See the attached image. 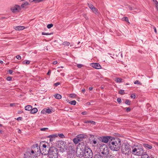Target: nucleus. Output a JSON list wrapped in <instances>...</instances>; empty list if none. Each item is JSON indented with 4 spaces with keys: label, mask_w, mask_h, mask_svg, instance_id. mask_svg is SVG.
Returning a JSON list of instances; mask_svg holds the SVG:
<instances>
[{
    "label": "nucleus",
    "mask_w": 158,
    "mask_h": 158,
    "mask_svg": "<svg viewBox=\"0 0 158 158\" xmlns=\"http://www.w3.org/2000/svg\"><path fill=\"white\" fill-rule=\"evenodd\" d=\"M52 34V33H46V35H51Z\"/></svg>",
    "instance_id": "nucleus-61"
},
{
    "label": "nucleus",
    "mask_w": 158,
    "mask_h": 158,
    "mask_svg": "<svg viewBox=\"0 0 158 158\" xmlns=\"http://www.w3.org/2000/svg\"><path fill=\"white\" fill-rule=\"evenodd\" d=\"M38 110L36 108H34L32 109L31 111V113L32 114H35L37 112Z\"/></svg>",
    "instance_id": "nucleus-19"
},
{
    "label": "nucleus",
    "mask_w": 158,
    "mask_h": 158,
    "mask_svg": "<svg viewBox=\"0 0 158 158\" xmlns=\"http://www.w3.org/2000/svg\"><path fill=\"white\" fill-rule=\"evenodd\" d=\"M70 44V43L67 41H65L62 44L63 45L67 46H69Z\"/></svg>",
    "instance_id": "nucleus-25"
},
{
    "label": "nucleus",
    "mask_w": 158,
    "mask_h": 158,
    "mask_svg": "<svg viewBox=\"0 0 158 158\" xmlns=\"http://www.w3.org/2000/svg\"><path fill=\"white\" fill-rule=\"evenodd\" d=\"M155 4L156 5V6H157L158 5V2L157 1H156V2H155Z\"/></svg>",
    "instance_id": "nucleus-52"
},
{
    "label": "nucleus",
    "mask_w": 158,
    "mask_h": 158,
    "mask_svg": "<svg viewBox=\"0 0 158 158\" xmlns=\"http://www.w3.org/2000/svg\"><path fill=\"white\" fill-rule=\"evenodd\" d=\"M144 150L142 147L140 145H135L132 148V153L133 154L136 156H140L143 155Z\"/></svg>",
    "instance_id": "nucleus-2"
},
{
    "label": "nucleus",
    "mask_w": 158,
    "mask_h": 158,
    "mask_svg": "<svg viewBox=\"0 0 158 158\" xmlns=\"http://www.w3.org/2000/svg\"><path fill=\"white\" fill-rule=\"evenodd\" d=\"M43 0H34L35 3H38L42 2Z\"/></svg>",
    "instance_id": "nucleus-42"
},
{
    "label": "nucleus",
    "mask_w": 158,
    "mask_h": 158,
    "mask_svg": "<svg viewBox=\"0 0 158 158\" xmlns=\"http://www.w3.org/2000/svg\"><path fill=\"white\" fill-rule=\"evenodd\" d=\"M48 128H41L40 129V130L42 131H46L47 129H48Z\"/></svg>",
    "instance_id": "nucleus-39"
},
{
    "label": "nucleus",
    "mask_w": 158,
    "mask_h": 158,
    "mask_svg": "<svg viewBox=\"0 0 158 158\" xmlns=\"http://www.w3.org/2000/svg\"><path fill=\"white\" fill-rule=\"evenodd\" d=\"M51 73V71L49 70L47 73V75H49Z\"/></svg>",
    "instance_id": "nucleus-59"
},
{
    "label": "nucleus",
    "mask_w": 158,
    "mask_h": 158,
    "mask_svg": "<svg viewBox=\"0 0 158 158\" xmlns=\"http://www.w3.org/2000/svg\"><path fill=\"white\" fill-rule=\"evenodd\" d=\"M110 139V138L109 137H103L101 138V140L102 142L105 143H107L109 141V139Z\"/></svg>",
    "instance_id": "nucleus-13"
},
{
    "label": "nucleus",
    "mask_w": 158,
    "mask_h": 158,
    "mask_svg": "<svg viewBox=\"0 0 158 158\" xmlns=\"http://www.w3.org/2000/svg\"><path fill=\"white\" fill-rule=\"evenodd\" d=\"M69 103L71 105H75L76 104V102L75 100H73L70 102Z\"/></svg>",
    "instance_id": "nucleus-32"
},
{
    "label": "nucleus",
    "mask_w": 158,
    "mask_h": 158,
    "mask_svg": "<svg viewBox=\"0 0 158 158\" xmlns=\"http://www.w3.org/2000/svg\"><path fill=\"white\" fill-rule=\"evenodd\" d=\"M70 96L71 98L75 97L76 96V95L75 94H71L70 95Z\"/></svg>",
    "instance_id": "nucleus-43"
},
{
    "label": "nucleus",
    "mask_w": 158,
    "mask_h": 158,
    "mask_svg": "<svg viewBox=\"0 0 158 158\" xmlns=\"http://www.w3.org/2000/svg\"><path fill=\"white\" fill-rule=\"evenodd\" d=\"M32 107L30 105H27L25 107V110H26L31 111Z\"/></svg>",
    "instance_id": "nucleus-17"
},
{
    "label": "nucleus",
    "mask_w": 158,
    "mask_h": 158,
    "mask_svg": "<svg viewBox=\"0 0 158 158\" xmlns=\"http://www.w3.org/2000/svg\"><path fill=\"white\" fill-rule=\"evenodd\" d=\"M153 28L154 29V31L156 33L157 31H156V28L154 26H153Z\"/></svg>",
    "instance_id": "nucleus-49"
},
{
    "label": "nucleus",
    "mask_w": 158,
    "mask_h": 158,
    "mask_svg": "<svg viewBox=\"0 0 158 158\" xmlns=\"http://www.w3.org/2000/svg\"><path fill=\"white\" fill-rule=\"evenodd\" d=\"M135 94H132L131 96V97L132 98H135Z\"/></svg>",
    "instance_id": "nucleus-44"
},
{
    "label": "nucleus",
    "mask_w": 158,
    "mask_h": 158,
    "mask_svg": "<svg viewBox=\"0 0 158 158\" xmlns=\"http://www.w3.org/2000/svg\"><path fill=\"white\" fill-rule=\"evenodd\" d=\"M110 148L111 150L118 151L120 149L121 145V141L118 138L112 139L109 142Z\"/></svg>",
    "instance_id": "nucleus-1"
},
{
    "label": "nucleus",
    "mask_w": 158,
    "mask_h": 158,
    "mask_svg": "<svg viewBox=\"0 0 158 158\" xmlns=\"http://www.w3.org/2000/svg\"><path fill=\"white\" fill-rule=\"evenodd\" d=\"M79 141H80V139L77 137L73 139V142L75 144L78 143Z\"/></svg>",
    "instance_id": "nucleus-18"
},
{
    "label": "nucleus",
    "mask_w": 158,
    "mask_h": 158,
    "mask_svg": "<svg viewBox=\"0 0 158 158\" xmlns=\"http://www.w3.org/2000/svg\"><path fill=\"white\" fill-rule=\"evenodd\" d=\"M93 89V88L92 87H89V90H92Z\"/></svg>",
    "instance_id": "nucleus-60"
},
{
    "label": "nucleus",
    "mask_w": 158,
    "mask_h": 158,
    "mask_svg": "<svg viewBox=\"0 0 158 158\" xmlns=\"http://www.w3.org/2000/svg\"><path fill=\"white\" fill-rule=\"evenodd\" d=\"M83 16L86 19H88V18L87 17L86 15L85 14H84L83 15Z\"/></svg>",
    "instance_id": "nucleus-48"
},
{
    "label": "nucleus",
    "mask_w": 158,
    "mask_h": 158,
    "mask_svg": "<svg viewBox=\"0 0 158 158\" xmlns=\"http://www.w3.org/2000/svg\"><path fill=\"white\" fill-rule=\"evenodd\" d=\"M117 102L119 103H121L122 100L121 98H118L117 99Z\"/></svg>",
    "instance_id": "nucleus-37"
},
{
    "label": "nucleus",
    "mask_w": 158,
    "mask_h": 158,
    "mask_svg": "<svg viewBox=\"0 0 158 158\" xmlns=\"http://www.w3.org/2000/svg\"><path fill=\"white\" fill-rule=\"evenodd\" d=\"M143 145L144 147H145L146 148H147L149 149H151L152 148V146H151V145H149L148 144H146V143L143 144Z\"/></svg>",
    "instance_id": "nucleus-21"
},
{
    "label": "nucleus",
    "mask_w": 158,
    "mask_h": 158,
    "mask_svg": "<svg viewBox=\"0 0 158 158\" xmlns=\"http://www.w3.org/2000/svg\"><path fill=\"white\" fill-rule=\"evenodd\" d=\"M19 68V66H16L15 67V68H13V69H18Z\"/></svg>",
    "instance_id": "nucleus-53"
},
{
    "label": "nucleus",
    "mask_w": 158,
    "mask_h": 158,
    "mask_svg": "<svg viewBox=\"0 0 158 158\" xmlns=\"http://www.w3.org/2000/svg\"><path fill=\"white\" fill-rule=\"evenodd\" d=\"M29 2H34V0H29Z\"/></svg>",
    "instance_id": "nucleus-63"
},
{
    "label": "nucleus",
    "mask_w": 158,
    "mask_h": 158,
    "mask_svg": "<svg viewBox=\"0 0 158 158\" xmlns=\"http://www.w3.org/2000/svg\"><path fill=\"white\" fill-rule=\"evenodd\" d=\"M77 66L78 68H81L84 67V65L81 64H77Z\"/></svg>",
    "instance_id": "nucleus-30"
},
{
    "label": "nucleus",
    "mask_w": 158,
    "mask_h": 158,
    "mask_svg": "<svg viewBox=\"0 0 158 158\" xmlns=\"http://www.w3.org/2000/svg\"><path fill=\"white\" fill-rule=\"evenodd\" d=\"M107 156L100 154H96L94 155V158H106Z\"/></svg>",
    "instance_id": "nucleus-12"
},
{
    "label": "nucleus",
    "mask_w": 158,
    "mask_h": 158,
    "mask_svg": "<svg viewBox=\"0 0 158 158\" xmlns=\"http://www.w3.org/2000/svg\"><path fill=\"white\" fill-rule=\"evenodd\" d=\"M57 137V134H55L49 135L48 136V137L50 138V142H52Z\"/></svg>",
    "instance_id": "nucleus-11"
},
{
    "label": "nucleus",
    "mask_w": 158,
    "mask_h": 158,
    "mask_svg": "<svg viewBox=\"0 0 158 158\" xmlns=\"http://www.w3.org/2000/svg\"><path fill=\"white\" fill-rule=\"evenodd\" d=\"M130 110H131V109L130 108H127L126 110L127 112H129V111H130Z\"/></svg>",
    "instance_id": "nucleus-50"
},
{
    "label": "nucleus",
    "mask_w": 158,
    "mask_h": 158,
    "mask_svg": "<svg viewBox=\"0 0 158 158\" xmlns=\"http://www.w3.org/2000/svg\"><path fill=\"white\" fill-rule=\"evenodd\" d=\"M142 158H149V156L147 154L142 155Z\"/></svg>",
    "instance_id": "nucleus-29"
},
{
    "label": "nucleus",
    "mask_w": 158,
    "mask_h": 158,
    "mask_svg": "<svg viewBox=\"0 0 158 158\" xmlns=\"http://www.w3.org/2000/svg\"><path fill=\"white\" fill-rule=\"evenodd\" d=\"M118 93L119 94H124V90H120L119 91Z\"/></svg>",
    "instance_id": "nucleus-36"
},
{
    "label": "nucleus",
    "mask_w": 158,
    "mask_h": 158,
    "mask_svg": "<svg viewBox=\"0 0 158 158\" xmlns=\"http://www.w3.org/2000/svg\"><path fill=\"white\" fill-rule=\"evenodd\" d=\"M93 143L94 144H96V143H97L96 141V140H94L93 141Z\"/></svg>",
    "instance_id": "nucleus-56"
},
{
    "label": "nucleus",
    "mask_w": 158,
    "mask_h": 158,
    "mask_svg": "<svg viewBox=\"0 0 158 158\" xmlns=\"http://www.w3.org/2000/svg\"><path fill=\"white\" fill-rule=\"evenodd\" d=\"M86 105H90V103L89 102H88L86 103Z\"/></svg>",
    "instance_id": "nucleus-62"
},
{
    "label": "nucleus",
    "mask_w": 158,
    "mask_h": 158,
    "mask_svg": "<svg viewBox=\"0 0 158 158\" xmlns=\"http://www.w3.org/2000/svg\"><path fill=\"white\" fill-rule=\"evenodd\" d=\"M85 89H83L81 90L82 92L83 93H84L85 92Z\"/></svg>",
    "instance_id": "nucleus-54"
},
{
    "label": "nucleus",
    "mask_w": 158,
    "mask_h": 158,
    "mask_svg": "<svg viewBox=\"0 0 158 158\" xmlns=\"http://www.w3.org/2000/svg\"><path fill=\"white\" fill-rule=\"evenodd\" d=\"M130 101L127 99H126L125 101V103L127 105H130Z\"/></svg>",
    "instance_id": "nucleus-34"
},
{
    "label": "nucleus",
    "mask_w": 158,
    "mask_h": 158,
    "mask_svg": "<svg viewBox=\"0 0 158 158\" xmlns=\"http://www.w3.org/2000/svg\"><path fill=\"white\" fill-rule=\"evenodd\" d=\"M7 72L10 74H11L13 72L12 70H9Z\"/></svg>",
    "instance_id": "nucleus-45"
},
{
    "label": "nucleus",
    "mask_w": 158,
    "mask_h": 158,
    "mask_svg": "<svg viewBox=\"0 0 158 158\" xmlns=\"http://www.w3.org/2000/svg\"><path fill=\"white\" fill-rule=\"evenodd\" d=\"M58 136H59L60 137L62 138H64V136L63 134H57Z\"/></svg>",
    "instance_id": "nucleus-33"
},
{
    "label": "nucleus",
    "mask_w": 158,
    "mask_h": 158,
    "mask_svg": "<svg viewBox=\"0 0 158 158\" xmlns=\"http://www.w3.org/2000/svg\"><path fill=\"white\" fill-rule=\"evenodd\" d=\"M121 152L122 153L129 155L131 153V149L130 148V145L127 143H123L121 148Z\"/></svg>",
    "instance_id": "nucleus-5"
},
{
    "label": "nucleus",
    "mask_w": 158,
    "mask_h": 158,
    "mask_svg": "<svg viewBox=\"0 0 158 158\" xmlns=\"http://www.w3.org/2000/svg\"><path fill=\"white\" fill-rule=\"evenodd\" d=\"M45 110V111L46 113L50 114L51 113H52V111L51 110L49 109H46L45 110Z\"/></svg>",
    "instance_id": "nucleus-28"
},
{
    "label": "nucleus",
    "mask_w": 158,
    "mask_h": 158,
    "mask_svg": "<svg viewBox=\"0 0 158 158\" xmlns=\"http://www.w3.org/2000/svg\"><path fill=\"white\" fill-rule=\"evenodd\" d=\"M54 96L55 98L57 99H60L62 97L61 95L58 94L54 95Z\"/></svg>",
    "instance_id": "nucleus-20"
},
{
    "label": "nucleus",
    "mask_w": 158,
    "mask_h": 158,
    "mask_svg": "<svg viewBox=\"0 0 158 158\" xmlns=\"http://www.w3.org/2000/svg\"><path fill=\"white\" fill-rule=\"evenodd\" d=\"M100 149L102 155L107 156L109 153V149L107 145L104 144H101L100 147Z\"/></svg>",
    "instance_id": "nucleus-8"
},
{
    "label": "nucleus",
    "mask_w": 158,
    "mask_h": 158,
    "mask_svg": "<svg viewBox=\"0 0 158 158\" xmlns=\"http://www.w3.org/2000/svg\"><path fill=\"white\" fill-rule=\"evenodd\" d=\"M85 135L83 134H80L77 136V137L80 139V141L82 140V139L85 138Z\"/></svg>",
    "instance_id": "nucleus-16"
},
{
    "label": "nucleus",
    "mask_w": 158,
    "mask_h": 158,
    "mask_svg": "<svg viewBox=\"0 0 158 158\" xmlns=\"http://www.w3.org/2000/svg\"><path fill=\"white\" fill-rule=\"evenodd\" d=\"M37 146H36V148H35V150H32L31 152H27L24 154V157L26 158H32L34 156H36V152H39V150L37 148Z\"/></svg>",
    "instance_id": "nucleus-6"
},
{
    "label": "nucleus",
    "mask_w": 158,
    "mask_h": 158,
    "mask_svg": "<svg viewBox=\"0 0 158 158\" xmlns=\"http://www.w3.org/2000/svg\"><path fill=\"white\" fill-rule=\"evenodd\" d=\"M0 63L1 64H2L3 63V61L2 60H0Z\"/></svg>",
    "instance_id": "nucleus-64"
},
{
    "label": "nucleus",
    "mask_w": 158,
    "mask_h": 158,
    "mask_svg": "<svg viewBox=\"0 0 158 158\" xmlns=\"http://www.w3.org/2000/svg\"><path fill=\"white\" fill-rule=\"evenodd\" d=\"M129 9L130 10H133L132 7L131 6H129Z\"/></svg>",
    "instance_id": "nucleus-57"
},
{
    "label": "nucleus",
    "mask_w": 158,
    "mask_h": 158,
    "mask_svg": "<svg viewBox=\"0 0 158 158\" xmlns=\"http://www.w3.org/2000/svg\"><path fill=\"white\" fill-rule=\"evenodd\" d=\"M47 143L44 142L40 143L39 146L40 152L43 155H46L48 154V151L49 150L47 147Z\"/></svg>",
    "instance_id": "nucleus-3"
},
{
    "label": "nucleus",
    "mask_w": 158,
    "mask_h": 158,
    "mask_svg": "<svg viewBox=\"0 0 158 158\" xmlns=\"http://www.w3.org/2000/svg\"><path fill=\"white\" fill-rule=\"evenodd\" d=\"M90 66L96 69H100L102 67L98 63H93L90 64Z\"/></svg>",
    "instance_id": "nucleus-10"
},
{
    "label": "nucleus",
    "mask_w": 158,
    "mask_h": 158,
    "mask_svg": "<svg viewBox=\"0 0 158 158\" xmlns=\"http://www.w3.org/2000/svg\"><path fill=\"white\" fill-rule=\"evenodd\" d=\"M134 83L135 84H139V85L141 84V83L138 81H137V80L135 81L134 82Z\"/></svg>",
    "instance_id": "nucleus-40"
},
{
    "label": "nucleus",
    "mask_w": 158,
    "mask_h": 158,
    "mask_svg": "<svg viewBox=\"0 0 158 158\" xmlns=\"http://www.w3.org/2000/svg\"><path fill=\"white\" fill-rule=\"evenodd\" d=\"M30 63V61L28 60H25L23 61V64H28Z\"/></svg>",
    "instance_id": "nucleus-26"
},
{
    "label": "nucleus",
    "mask_w": 158,
    "mask_h": 158,
    "mask_svg": "<svg viewBox=\"0 0 158 158\" xmlns=\"http://www.w3.org/2000/svg\"><path fill=\"white\" fill-rule=\"evenodd\" d=\"M92 11L96 15H98L99 14V13L98 12V10L95 8V7H94L91 9Z\"/></svg>",
    "instance_id": "nucleus-15"
},
{
    "label": "nucleus",
    "mask_w": 158,
    "mask_h": 158,
    "mask_svg": "<svg viewBox=\"0 0 158 158\" xmlns=\"http://www.w3.org/2000/svg\"><path fill=\"white\" fill-rule=\"evenodd\" d=\"M88 6L89 7V8L91 9L94 6L91 3H88Z\"/></svg>",
    "instance_id": "nucleus-31"
},
{
    "label": "nucleus",
    "mask_w": 158,
    "mask_h": 158,
    "mask_svg": "<svg viewBox=\"0 0 158 158\" xmlns=\"http://www.w3.org/2000/svg\"><path fill=\"white\" fill-rule=\"evenodd\" d=\"M28 4L29 3L28 2H24L21 5V6L20 7L22 8H24L25 6L28 5Z\"/></svg>",
    "instance_id": "nucleus-22"
},
{
    "label": "nucleus",
    "mask_w": 158,
    "mask_h": 158,
    "mask_svg": "<svg viewBox=\"0 0 158 158\" xmlns=\"http://www.w3.org/2000/svg\"><path fill=\"white\" fill-rule=\"evenodd\" d=\"M85 123H91L94 125L95 124V122L92 121H86L85 122Z\"/></svg>",
    "instance_id": "nucleus-24"
},
{
    "label": "nucleus",
    "mask_w": 158,
    "mask_h": 158,
    "mask_svg": "<svg viewBox=\"0 0 158 158\" xmlns=\"http://www.w3.org/2000/svg\"><path fill=\"white\" fill-rule=\"evenodd\" d=\"M57 61H54L53 62V64H57Z\"/></svg>",
    "instance_id": "nucleus-51"
},
{
    "label": "nucleus",
    "mask_w": 158,
    "mask_h": 158,
    "mask_svg": "<svg viewBox=\"0 0 158 158\" xmlns=\"http://www.w3.org/2000/svg\"><path fill=\"white\" fill-rule=\"evenodd\" d=\"M42 35H46V33L44 32H42Z\"/></svg>",
    "instance_id": "nucleus-58"
},
{
    "label": "nucleus",
    "mask_w": 158,
    "mask_h": 158,
    "mask_svg": "<svg viewBox=\"0 0 158 158\" xmlns=\"http://www.w3.org/2000/svg\"><path fill=\"white\" fill-rule=\"evenodd\" d=\"M114 81L117 83L121 82H122V79L118 78H116Z\"/></svg>",
    "instance_id": "nucleus-23"
},
{
    "label": "nucleus",
    "mask_w": 158,
    "mask_h": 158,
    "mask_svg": "<svg viewBox=\"0 0 158 158\" xmlns=\"http://www.w3.org/2000/svg\"><path fill=\"white\" fill-rule=\"evenodd\" d=\"M83 156L85 158H92L93 157L92 150L88 147H85Z\"/></svg>",
    "instance_id": "nucleus-7"
},
{
    "label": "nucleus",
    "mask_w": 158,
    "mask_h": 158,
    "mask_svg": "<svg viewBox=\"0 0 158 158\" xmlns=\"http://www.w3.org/2000/svg\"><path fill=\"white\" fill-rule=\"evenodd\" d=\"M48 156L49 158H57L58 151L57 148L54 147L50 148L49 149Z\"/></svg>",
    "instance_id": "nucleus-4"
},
{
    "label": "nucleus",
    "mask_w": 158,
    "mask_h": 158,
    "mask_svg": "<svg viewBox=\"0 0 158 158\" xmlns=\"http://www.w3.org/2000/svg\"><path fill=\"white\" fill-rule=\"evenodd\" d=\"M16 57L17 59H18L19 60H20L21 59V57L19 55H18L16 56Z\"/></svg>",
    "instance_id": "nucleus-38"
},
{
    "label": "nucleus",
    "mask_w": 158,
    "mask_h": 158,
    "mask_svg": "<svg viewBox=\"0 0 158 158\" xmlns=\"http://www.w3.org/2000/svg\"><path fill=\"white\" fill-rule=\"evenodd\" d=\"M122 20L123 21H125L126 22H127L128 23H129V22L128 19L127 17H123L122 18Z\"/></svg>",
    "instance_id": "nucleus-27"
},
{
    "label": "nucleus",
    "mask_w": 158,
    "mask_h": 158,
    "mask_svg": "<svg viewBox=\"0 0 158 158\" xmlns=\"http://www.w3.org/2000/svg\"><path fill=\"white\" fill-rule=\"evenodd\" d=\"M21 117H18L17 118V120H21Z\"/></svg>",
    "instance_id": "nucleus-55"
},
{
    "label": "nucleus",
    "mask_w": 158,
    "mask_h": 158,
    "mask_svg": "<svg viewBox=\"0 0 158 158\" xmlns=\"http://www.w3.org/2000/svg\"><path fill=\"white\" fill-rule=\"evenodd\" d=\"M53 26V25L52 24H48L47 26V27L49 29Z\"/></svg>",
    "instance_id": "nucleus-35"
},
{
    "label": "nucleus",
    "mask_w": 158,
    "mask_h": 158,
    "mask_svg": "<svg viewBox=\"0 0 158 158\" xmlns=\"http://www.w3.org/2000/svg\"><path fill=\"white\" fill-rule=\"evenodd\" d=\"M21 10L20 6L18 5H15L10 8V10L14 13L18 12Z\"/></svg>",
    "instance_id": "nucleus-9"
},
{
    "label": "nucleus",
    "mask_w": 158,
    "mask_h": 158,
    "mask_svg": "<svg viewBox=\"0 0 158 158\" xmlns=\"http://www.w3.org/2000/svg\"><path fill=\"white\" fill-rule=\"evenodd\" d=\"M60 84V83L59 82H57L56 83L54 84V85L55 86H57V85H59Z\"/></svg>",
    "instance_id": "nucleus-47"
},
{
    "label": "nucleus",
    "mask_w": 158,
    "mask_h": 158,
    "mask_svg": "<svg viewBox=\"0 0 158 158\" xmlns=\"http://www.w3.org/2000/svg\"><path fill=\"white\" fill-rule=\"evenodd\" d=\"M6 80L8 81H10L12 79V77H8L6 78Z\"/></svg>",
    "instance_id": "nucleus-41"
},
{
    "label": "nucleus",
    "mask_w": 158,
    "mask_h": 158,
    "mask_svg": "<svg viewBox=\"0 0 158 158\" xmlns=\"http://www.w3.org/2000/svg\"><path fill=\"white\" fill-rule=\"evenodd\" d=\"M81 114L83 115H86L87 114V113L86 111H84L81 113Z\"/></svg>",
    "instance_id": "nucleus-46"
},
{
    "label": "nucleus",
    "mask_w": 158,
    "mask_h": 158,
    "mask_svg": "<svg viewBox=\"0 0 158 158\" xmlns=\"http://www.w3.org/2000/svg\"><path fill=\"white\" fill-rule=\"evenodd\" d=\"M14 28L16 30L20 31L24 29L25 27L23 26H17L15 27Z\"/></svg>",
    "instance_id": "nucleus-14"
}]
</instances>
